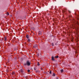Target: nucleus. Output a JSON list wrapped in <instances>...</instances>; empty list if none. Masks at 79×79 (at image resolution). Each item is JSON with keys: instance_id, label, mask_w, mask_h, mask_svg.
Segmentation results:
<instances>
[{"instance_id": "nucleus-1", "label": "nucleus", "mask_w": 79, "mask_h": 79, "mask_svg": "<svg viewBox=\"0 0 79 79\" xmlns=\"http://www.w3.org/2000/svg\"><path fill=\"white\" fill-rule=\"evenodd\" d=\"M27 65V66H30V65H31V62H30L29 61H27L26 62V64H25V65Z\"/></svg>"}, {"instance_id": "nucleus-2", "label": "nucleus", "mask_w": 79, "mask_h": 79, "mask_svg": "<svg viewBox=\"0 0 79 79\" xmlns=\"http://www.w3.org/2000/svg\"><path fill=\"white\" fill-rule=\"evenodd\" d=\"M52 61H54L55 60V59H54V57L53 56H52Z\"/></svg>"}, {"instance_id": "nucleus-3", "label": "nucleus", "mask_w": 79, "mask_h": 79, "mask_svg": "<svg viewBox=\"0 0 79 79\" xmlns=\"http://www.w3.org/2000/svg\"><path fill=\"white\" fill-rule=\"evenodd\" d=\"M15 74V72H13L12 73V75H14Z\"/></svg>"}, {"instance_id": "nucleus-4", "label": "nucleus", "mask_w": 79, "mask_h": 79, "mask_svg": "<svg viewBox=\"0 0 79 79\" xmlns=\"http://www.w3.org/2000/svg\"><path fill=\"white\" fill-rule=\"evenodd\" d=\"M6 36H5V37L4 38V40L5 41H6Z\"/></svg>"}, {"instance_id": "nucleus-5", "label": "nucleus", "mask_w": 79, "mask_h": 79, "mask_svg": "<svg viewBox=\"0 0 79 79\" xmlns=\"http://www.w3.org/2000/svg\"><path fill=\"white\" fill-rule=\"evenodd\" d=\"M61 73H63V69H62L60 70Z\"/></svg>"}, {"instance_id": "nucleus-6", "label": "nucleus", "mask_w": 79, "mask_h": 79, "mask_svg": "<svg viewBox=\"0 0 79 79\" xmlns=\"http://www.w3.org/2000/svg\"><path fill=\"white\" fill-rule=\"evenodd\" d=\"M59 57V56H55V58H58Z\"/></svg>"}, {"instance_id": "nucleus-7", "label": "nucleus", "mask_w": 79, "mask_h": 79, "mask_svg": "<svg viewBox=\"0 0 79 79\" xmlns=\"http://www.w3.org/2000/svg\"><path fill=\"white\" fill-rule=\"evenodd\" d=\"M20 71H21V73H23V70L22 69H21L20 70Z\"/></svg>"}, {"instance_id": "nucleus-8", "label": "nucleus", "mask_w": 79, "mask_h": 79, "mask_svg": "<svg viewBox=\"0 0 79 79\" xmlns=\"http://www.w3.org/2000/svg\"><path fill=\"white\" fill-rule=\"evenodd\" d=\"M26 37L27 39H29V35H27L26 36Z\"/></svg>"}, {"instance_id": "nucleus-9", "label": "nucleus", "mask_w": 79, "mask_h": 79, "mask_svg": "<svg viewBox=\"0 0 79 79\" xmlns=\"http://www.w3.org/2000/svg\"><path fill=\"white\" fill-rule=\"evenodd\" d=\"M52 76H55V74L54 73H53Z\"/></svg>"}, {"instance_id": "nucleus-10", "label": "nucleus", "mask_w": 79, "mask_h": 79, "mask_svg": "<svg viewBox=\"0 0 79 79\" xmlns=\"http://www.w3.org/2000/svg\"><path fill=\"white\" fill-rule=\"evenodd\" d=\"M38 64V66H40V64H39V63L38 62V64Z\"/></svg>"}, {"instance_id": "nucleus-11", "label": "nucleus", "mask_w": 79, "mask_h": 79, "mask_svg": "<svg viewBox=\"0 0 79 79\" xmlns=\"http://www.w3.org/2000/svg\"><path fill=\"white\" fill-rule=\"evenodd\" d=\"M28 42H30V41H31V40H30L29 39H28Z\"/></svg>"}, {"instance_id": "nucleus-12", "label": "nucleus", "mask_w": 79, "mask_h": 79, "mask_svg": "<svg viewBox=\"0 0 79 79\" xmlns=\"http://www.w3.org/2000/svg\"><path fill=\"white\" fill-rule=\"evenodd\" d=\"M27 72H28V73H29V72H30V70H27Z\"/></svg>"}, {"instance_id": "nucleus-13", "label": "nucleus", "mask_w": 79, "mask_h": 79, "mask_svg": "<svg viewBox=\"0 0 79 79\" xmlns=\"http://www.w3.org/2000/svg\"><path fill=\"white\" fill-rule=\"evenodd\" d=\"M7 14L8 15H9V13L8 12H7Z\"/></svg>"}, {"instance_id": "nucleus-14", "label": "nucleus", "mask_w": 79, "mask_h": 79, "mask_svg": "<svg viewBox=\"0 0 79 79\" xmlns=\"http://www.w3.org/2000/svg\"><path fill=\"white\" fill-rule=\"evenodd\" d=\"M50 74H52V71H50L49 72Z\"/></svg>"}, {"instance_id": "nucleus-15", "label": "nucleus", "mask_w": 79, "mask_h": 79, "mask_svg": "<svg viewBox=\"0 0 79 79\" xmlns=\"http://www.w3.org/2000/svg\"><path fill=\"white\" fill-rule=\"evenodd\" d=\"M34 70H36V69L35 68H34Z\"/></svg>"}, {"instance_id": "nucleus-16", "label": "nucleus", "mask_w": 79, "mask_h": 79, "mask_svg": "<svg viewBox=\"0 0 79 79\" xmlns=\"http://www.w3.org/2000/svg\"><path fill=\"white\" fill-rule=\"evenodd\" d=\"M37 56H39V54H37Z\"/></svg>"}, {"instance_id": "nucleus-17", "label": "nucleus", "mask_w": 79, "mask_h": 79, "mask_svg": "<svg viewBox=\"0 0 79 79\" xmlns=\"http://www.w3.org/2000/svg\"><path fill=\"white\" fill-rule=\"evenodd\" d=\"M36 73H37V72H38V71H36Z\"/></svg>"}, {"instance_id": "nucleus-18", "label": "nucleus", "mask_w": 79, "mask_h": 79, "mask_svg": "<svg viewBox=\"0 0 79 79\" xmlns=\"http://www.w3.org/2000/svg\"><path fill=\"white\" fill-rule=\"evenodd\" d=\"M52 46H53V44H52Z\"/></svg>"}, {"instance_id": "nucleus-19", "label": "nucleus", "mask_w": 79, "mask_h": 79, "mask_svg": "<svg viewBox=\"0 0 79 79\" xmlns=\"http://www.w3.org/2000/svg\"><path fill=\"white\" fill-rule=\"evenodd\" d=\"M77 24H79V23H77Z\"/></svg>"}, {"instance_id": "nucleus-20", "label": "nucleus", "mask_w": 79, "mask_h": 79, "mask_svg": "<svg viewBox=\"0 0 79 79\" xmlns=\"http://www.w3.org/2000/svg\"><path fill=\"white\" fill-rule=\"evenodd\" d=\"M39 32H40L39 31Z\"/></svg>"}, {"instance_id": "nucleus-21", "label": "nucleus", "mask_w": 79, "mask_h": 79, "mask_svg": "<svg viewBox=\"0 0 79 79\" xmlns=\"http://www.w3.org/2000/svg\"><path fill=\"white\" fill-rule=\"evenodd\" d=\"M7 71H8V70H7Z\"/></svg>"}, {"instance_id": "nucleus-22", "label": "nucleus", "mask_w": 79, "mask_h": 79, "mask_svg": "<svg viewBox=\"0 0 79 79\" xmlns=\"http://www.w3.org/2000/svg\"><path fill=\"white\" fill-rule=\"evenodd\" d=\"M57 79H58V78H57Z\"/></svg>"}]
</instances>
